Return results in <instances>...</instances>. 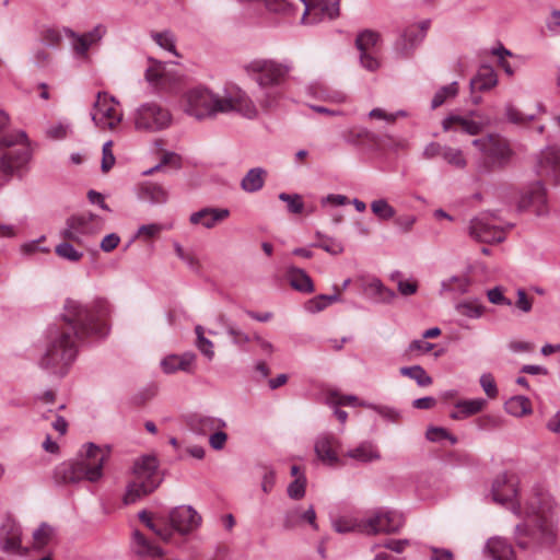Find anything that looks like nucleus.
Wrapping results in <instances>:
<instances>
[{"label":"nucleus","instance_id":"10","mask_svg":"<svg viewBox=\"0 0 560 560\" xmlns=\"http://www.w3.org/2000/svg\"><path fill=\"white\" fill-rule=\"evenodd\" d=\"M119 103L105 92H98L93 104L91 118L101 129L114 130L122 120Z\"/></svg>","mask_w":560,"mask_h":560},{"label":"nucleus","instance_id":"27","mask_svg":"<svg viewBox=\"0 0 560 560\" xmlns=\"http://www.w3.org/2000/svg\"><path fill=\"white\" fill-rule=\"evenodd\" d=\"M287 278L290 285L299 292L312 293L315 290L311 277L301 268L287 267Z\"/></svg>","mask_w":560,"mask_h":560},{"label":"nucleus","instance_id":"38","mask_svg":"<svg viewBox=\"0 0 560 560\" xmlns=\"http://www.w3.org/2000/svg\"><path fill=\"white\" fill-rule=\"evenodd\" d=\"M342 139L350 144L359 145L364 141H374L375 136L366 128H350L341 135Z\"/></svg>","mask_w":560,"mask_h":560},{"label":"nucleus","instance_id":"20","mask_svg":"<svg viewBox=\"0 0 560 560\" xmlns=\"http://www.w3.org/2000/svg\"><path fill=\"white\" fill-rule=\"evenodd\" d=\"M538 172L541 175L552 177L560 183V148L552 145L541 151L538 161Z\"/></svg>","mask_w":560,"mask_h":560},{"label":"nucleus","instance_id":"40","mask_svg":"<svg viewBox=\"0 0 560 560\" xmlns=\"http://www.w3.org/2000/svg\"><path fill=\"white\" fill-rule=\"evenodd\" d=\"M363 517H340L332 523L334 529L338 533L345 534L350 532H358L363 534Z\"/></svg>","mask_w":560,"mask_h":560},{"label":"nucleus","instance_id":"62","mask_svg":"<svg viewBox=\"0 0 560 560\" xmlns=\"http://www.w3.org/2000/svg\"><path fill=\"white\" fill-rule=\"evenodd\" d=\"M174 249L177 257L186 262L191 269L198 268V259L192 254L185 252L179 243H174Z\"/></svg>","mask_w":560,"mask_h":560},{"label":"nucleus","instance_id":"28","mask_svg":"<svg viewBox=\"0 0 560 560\" xmlns=\"http://www.w3.org/2000/svg\"><path fill=\"white\" fill-rule=\"evenodd\" d=\"M486 551L492 560H516L512 546L503 538H490Z\"/></svg>","mask_w":560,"mask_h":560},{"label":"nucleus","instance_id":"57","mask_svg":"<svg viewBox=\"0 0 560 560\" xmlns=\"http://www.w3.org/2000/svg\"><path fill=\"white\" fill-rule=\"evenodd\" d=\"M62 39L61 32L55 27H48L42 33V40L45 45L56 47Z\"/></svg>","mask_w":560,"mask_h":560},{"label":"nucleus","instance_id":"31","mask_svg":"<svg viewBox=\"0 0 560 560\" xmlns=\"http://www.w3.org/2000/svg\"><path fill=\"white\" fill-rule=\"evenodd\" d=\"M132 539L135 544L133 551L137 556L144 557H153V558H162L164 556V551L159 546L153 545L149 541L142 533L139 530H135L132 533Z\"/></svg>","mask_w":560,"mask_h":560},{"label":"nucleus","instance_id":"30","mask_svg":"<svg viewBox=\"0 0 560 560\" xmlns=\"http://www.w3.org/2000/svg\"><path fill=\"white\" fill-rule=\"evenodd\" d=\"M303 522L308 523L315 529L317 528L316 513L313 506L303 512L299 508L288 511L284 516L283 526L287 529H292Z\"/></svg>","mask_w":560,"mask_h":560},{"label":"nucleus","instance_id":"39","mask_svg":"<svg viewBox=\"0 0 560 560\" xmlns=\"http://www.w3.org/2000/svg\"><path fill=\"white\" fill-rule=\"evenodd\" d=\"M399 372L401 375L415 380L419 386L424 387L432 384V377L420 365L402 366Z\"/></svg>","mask_w":560,"mask_h":560},{"label":"nucleus","instance_id":"1","mask_svg":"<svg viewBox=\"0 0 560 560\" xmlns=\"http://www.w3.org/2000/svg\"><path fill=\"white\" fill-rule=\"evenodd\" d=\"M109 313L110 306L104 299H95L89 305L67 299L62 312L65 325L49 330L46 350L38 362L40 369L65 376L77 358L79 341L106 334L104 320Z\"/></svg>","mask_w":560,"mask_h":560},{"label":"nucleus","instance_id":"2","mask_svg":"<svg viewBox=\"0 0 560 560\" xmlns=\"http://www.w3.org/2000/svg\"><path fill=\"white\" fill-rule=\"evenodd\" d=\"M184 108L188 115L197 119L231 112H237L247 118H254L257 115L254 102L244 91L236 88L226 91L223 96L214 94L205 86L192 88L184 95Z\"/></svg>","mask_w":560,"mask_h":560},{"label":"nucleus","instance_id":"52","mask_svg":"<svg viewBox=\"0 0 560 560\" xmlns=\"http://www.w3.org/2000/svg\"><path fill=\"white\" fill-rule=\"evenodd\" d=\"M306 478L304 475L296 477L288 486V495L291 499L300 500L305 495Z\"/></svg>","mask_w":560,"mask_h":560},{"label":"nucleus","instance_id":"7","mask_svg":"<svg viewBox=\"0 0 560 560\" xmlns=\"http://www.w3.org/2000/svg\"><path fill=\"white\" fill-rule=\"evenodd\" d=\"M472 144L481 154L478 164L480 173H487L497 167H503L512 158L513 151L509 141L498 133H489L475 139Z\"/></svg>","mask_w":560,"mask_h":560},{"label":"nucleus","instance_id":"34","mask_svg":"<svg viewBox=\"0 0 560 560\" xmlns=\"http://www.w3.org/2000/svg\"><path fill=\"white\" fill-rule=\"evenodd\" d=\"M140 197L152 203H164L167 201L168 194L161 185L145 183L141 187Z\"/></svg>","mask_w":560,"mask_h":560},{"label":"nucleus","instance_id":"32","mask_svg":"<svg viewBox=\"0 0 560 560\" xmlns=\"http://www.w3.org/2000/svg\"><path fill=\"white\" fill-rule=\"evenodd\" d=\"M267 171L262 167L250 168L241 180V188L246 192L259 191L266 182Z\"/></svg>","mask_w":560,"mask_h":560},{"label":"nucleus","instance_id":"17","mask_svg":"<svg viewBox=\"0 0 560 560\" xmlns=\"http://www.w3.org/2000/svg\"><path fill=\"white\" fill-rule=\"evenodd\" d=\"M378 34L365 30L361 32L355 39V46L360 51V62L369 71H375L380 68V61L374 55V47L378 42Z\"/></svg>","mask_w":560,"mask_h":560},{"label":"nucleus","instance_id":"59","mask_svg":"<svg viewBox=\"0 0 560 560\" xmlns=\"http://www.w3.org/2000/svg\"><path fill=\"white\" fill-rule=\"evenodd\" d=\"M226 332L232 338V342L236 346H243V345L249 342L250 340H253V337H249V335L242 331L234 325H228Z\"/></svg>","mask_w":560,"mask_h":560},{"label":"nucleus","instance_id":"25","mask_svg":"<svg viewBox=\"0 0 560 560\" xmlns=\"http://www.w3.org/2000/svg\"><path fill=\"white\" fill-rule=\"evenodd\" d=\"M345 456L363 464L381 459V453L377 446L369 441H364L358 446L347 451Z\"/></svg>","mask_w":560,"mask_h":560},{"label":"nucleus","instance_id":"23","mask_svg":"<svg viewBox=\"0 0 560 560\" xmlns=\"http://www.w3.org/2000/svg\"><path fill=\"white\" fill-rule=\"evenodd\" d=\"M300 1L304 4L302 16L303 23H308L306 21V15L312 13H320L323 15H327L329 19H335L339 14V0L318 1L316 3H314L312 0Z\"/></svg>","mask_w":560,"mask_h":560},{"label":"nucleus","instance_id":"5","mask_svg":"<svg viewBox=\"0 0 560 560\" xmlns=\"http://www.w3.org/2000/svg\"><path fill=\"white\" fill-rule=\"evenodd\" d=\"M8 121V115L0 112V171L7 176L21 170L31 159L28 139L23 130L2 131Z\"/></svg>","mask_w":560,"mask_h":560},{"label":"nucleus","instance_id":"4","mask_svg":"<svg viewBox=\"0 0 560 560\" xmlns=\"http://www.w3.org/2000/svg\"><path fill=\"white\" fill-rule=\"evenodd\" d=\"M109 448L93 443L85 444L79 457L58 465L54 472L57 483H77L82 480L96 482L103 477V466L109 458Z\"/></svg>","mask_w":560,"mask_h":560},{"label":"nucleus","instance_id":"58","mask_svg":"<svg viewBox=\"0 0 560 560\" xmlns=\"http://www.w3.org/2000/svg\"><path fill=\"white\" fill-rule=\"evenodd\" d=\"M480 386L489 398H495L498 396V387L490 373L480 376Z\"/></svg>","mask_w":560,"mask_h":560},{"label":"nucleus","instance_id":"6","mask_svg":"<svg viewBox=\"0 0 560 560\" xmlns=\"http://www.w3.org/2000/svg\"><path fill=\"white\" fill-rule=\"evenodd\" d=\"M163 478L159 471L155 456L144 455L138 458L132 467V479L128 482L124 495L125 504H133L152 493L161 485Z\"/></svg>","mask_w":560,"mask_h":560},{"label":"nucleus","instance_id":"21","mask_svg":"<svg viewBox=\"0 0 560 560\" xmlns=\"http://www.w3.org/2000/svg\"><path fill=\"white\" fill-rule=\"evenodd\" d=\"M230 215L229 209L206 207L190 214L189 222L212 229Z\"/></svg>","mask_w":560,"mask_h":560},{"label":"nucleus","instance_id":"37","mask_svg":"<svg viewBox=\"0 0 560 560\" xmlns=\"http://www.w3.org/2000/svg\"><path fill=\"white\" fill-rule=\"evenodd\" d=\"M310 91H312L316 97L324 101H329L334 103H345L347 100V96L343 92L331 90L322 84L311 85Z\"/></svg>","mask_w":560,"mask_h":560},{"label":"nucleus","instance_id":"19","mask_svg":"<svg viewBox=\"0 0 560 560\" xmlns=\"http://www.w3.org/2000/svg\"><path fill=\"white\" fill-rule=\"evenodd\" d=\"M339 441L330 434H323L315 442L317 457L328 466L343 465L338 456Z\"/></svg>","mask_w":560,"mask_h":560},{"label":"nucleus","instance_id":"43","mask_svg":"<svg viewBox=\"0 0 560 560\" xmlns=\"http://www.w3.org/2000/svg\"><path fill=\"white\" fill-rule=\"evenodd\" d=\"M316 237L319 240V242L315 243L313 246L322 248L330 255H339L345 249L340 242L328 237L320 232H316Z\"/></svg>","mask_w":560,"mask_h":560},{"label":"nucleus","instance_id":"50","mask_svg":"<svg viewBox=\"0 0 560 560\" xmlns=\"http://www.w3.org/2000/svg\"><path fill=\"white\" fill-rule=\"evenodd\" d=\"M456 311L469 318H479L483 315L485 307L477 302H463L456 305Z\"/></svg>","mask_w":560,"mask_h":560},{"label":"nucleus","instance_id":"42","mask_svg":"<svg viewBox=\"0 0 560 560\" xmlns=\"http://www.w3.org/2000/svg\"><path fill=\"white\" fill-rule=\"evenodd\" d=\"M442 158L446 163L456 168L463 170L467 165L463 151L457 148L445 145Z\"/></svg>","mask_w":560,"mask_h":560},{"label":"nucleus","instance_id":"45","mask_svg":"<svg viewBox=\"0 0 560 560\" xmlns=\"http://www.w3.org/2000/svg\"><path fill=\"white\" fill-rule=\"evenodd\" d=\"M54 534V529L50 525L43 523L33 533L34 548L43 549L48 545Z\"/></svg>","mask_w":560,"mask_h":560},{"label":"nucleus","instance_id":"33","mask_svg":"<svg viewBox=\"0 0 560 560\" xmlns=\"http://www.w3.org/2000/svg\"><path fill=\"white\" fill-rule=\"evenodd\" d=\"M364 290L370 296L380 303H390L396 298V293L385 287L377 278L369 280L365 283Z\"/></svg>","mask_w":560,"mask_h":560},{"label":"nucleus","instance_id":"9","mask_svg":"<svg viewBox=\"0 0 560 560\" xmlns=\"http://www.w3.org/2000/svg\"><path fill=\"white\" fill-rule=\"evenodd\" d=\"M401 513L384 508L376 509L363 517V534H393L404 526Z\"/></svg>","mask_w":560,"mask_h":560},{"label":"nucleus","instance_id":"26","mask_svg":"<svg viewBox=\"0 0 560 560\" xmlns=\"http://www.w3.org/2000/svg\"><path fill=\"white\" fill-rule=\"evenodd\" d=\"M195 360L196 354L192 352H186L182 355L172 354L161 361V366L165 373L190 372Z\"/></svg>","mask_w":560,"mask_h":560},{"label":"nucleus","instance_id":"35","mask_svg":"<svg viewBox=\"0 0 560 560\" xmlns=\"http://www.w3.org/2000/svg\"><path fill=\"white\" fill-rule=\"evenodd\" d=\"M497 84L498 77L491 67H483L478 72L477 77L474 80H471V85L478 89L479 91L491 90Z\"/></svg>","mask_w":560,"mask_h":560},{"label":"nucleus","instance_id":"16","mask_svg":"<svg viewBox=\"0 0 560 560\" xmlns=\"http://www.w3.org/2000/svg\"><path fill=\"white\" fill-rule=\"evenodd\" d=\"M518 492V477L513 472H503L492 482V500L499 504L513 502Z\"/></svg>","mask_w":560,"mask_h":560},{"label":"nucleus","instance_id":"53","mask_svg":"<svg viewBox=\"0 0 560 560\" xmlns=\"http://www.w3.org/2000/svg\"><path fill=\"white\" fill-rule=\"evenodd\" d=\"M171 228L172 225H164L160 223L143 224L138 229L137 235L149 240L156 237L162 231L170 230Z\"/></svg>","mask_w":560,"mask_h":560},{"label":"nucleus","instance_id":"56","mask_svg":"<svg viewBox=\"0 0 560 560\" xmlns=\"http://www.w3.org/2000/svg\"><path fill=\"white\" fill-rule=\"evenodd\" d=\"M113 141H107L103 144L102 149V171L104 173L108 172L115 164V156L112 151Z\"/></svg>","mask_w":560,"mask_h":560},{"label":"nucleus","instance_id":"22","mask_svg":"<svg viewBox=\"0 0 560 560\" xmlns=\"http://www.w3.org/2000/svg\"><path fill=\"white\" fill-rule=\"evenodd\" d=\"M546 190L540 182L535 183L530 189L522 197L520 201L521 208L534 207L537 215L547 213L546 209Z\"/></svg>","mask_w":560,"mask_h":560},{"label":"nucleus","instance_id":"61","mask_svg":"<svg viewBox=\"0 0 560 560\" xmlns=\"http://www.w3.org/2000/svg\"><path fill=\"white\" fill-rule=\"evenodd\" d=\"M406 113L404 110H398L394 114H389V113H386L384 109L382 108H373L370 113H369V117L372 118V119H382V120H385L387 122H394L397 117L399 116H405Z\"/></svg>","mask_w":560,"mask_h":560},{"label":"nucleus","instance_id":"13","mask_svg":"<svg viewBox=\"0 0 560 560\" xmlns=\"http://www.w3.org/2000/svg\"><path fill=\"white\" fill-rule=\"evenodd\" d=\"M168 518L172 527L180 535H188L201 525V515L191 505H179L171 510Z\"/></svg>","mask_w":560,"mask_h":560},{"label":"nucleus","instance_id":"15","mask_svg":"<svg viewBox=\"0 0 560 560\" xmlns=\"http://www.w3.org/2000/svg\"><path fill=\"white\" fill-rule=\"evenodd\" d=\"M0 547L7 553L25 556L27 548L22 546V528L13 520H7L0 527Z\"/></svg>","mask_w":560,"mask_h":560},{"label":"nucleus","instance_id":"51","mask_svg":"<svg viewBox=\"0 0 560 560\" xmlns=\"http://www.w3.org/2000/svg\"><path fill=\"white\" fill-rule=\"evenodd\" d=\"M152 38L160 47L173 52L175 56H178L175 48V37L173 33L170 31L153 33Z\"/></svg>","mask_w":560,"mask_h":560},{"label":"nucleus","instance_id":"47","mask_svg":"<svg viewBox=\"0 0 560 560\" xmlns=\"http://www.w3.org/2000/svg\"><path fill=\"white\" fill-rule=\"evenodd\" d=\"M279 199L287 203L288 212L292 214H300L304 210V202L299 194L281 192Z\"/></svg>","mask_w":560,"mask_h":560},{"label":"nucleus","instance_id":"29","mask_svg":"<svg viewBox=\"0 0 560 560\" xmlns=\"http://www.w3.org/2000/svg\"><path fill=\"white\" fill-rule=\"evenodd\" d=\"M487 400L483 398L464 399L455 404V411L451 413L454 420H462L470 416L477 415L485 409Z\"/></svg>","mask_w":560,"mask_h":560},{"label":"nucleus","instance_id":"41","mask_svg":"<svg viewBox=\"0 0 560 560\" xmlns=\"http://www.w3.org/2000/svg\"><path fill=\"white\" fill-rule=\"evenodd\" d=\"M469 281L463 276H453L441 283V293L444 292H459L465 293L467 291Z\"/></svg>","mask_w":560,"mask_h":560},{"label":"nucleus","instance_id":"64","mask_svg":"<svg viewBox=\"0 0 560 560\" xmlns=\"http://www.w3.org/2000/svg\"><path fill=\"white\" fill-rule=\"evenodd\" d=\"M539 544L542 547H552L556 542V534L551 528L547 526H539Z\"/></svg>","mask_w":560,"mask_h":560},{"label":"nucleus","instance_id":"8","mask_svg":"<svg viewBox=\"0 0 560 560\" xmlns=\"http://www.w3.org/2000/svg\"><path fill=\"white\" fill-rule=\"evenodd\" d=\"M105 220L94 213L84 212L67 219L65 229L60 232L63 240L81 244L83 236L96 234L104 228Z\"/></svg>","mask_w":560,"mask_h":560},{"label":"nucleus","instance_id":"54","mask_svg":"<svg viewBox=\"0 0 560 560\" xmlns=\"http://www.w3.org/2000/svg\"><path fill=\"white\" fill-rule=\"evenodd\" d=\"M427 439L431 442H438L441 440H450L452 444L457 442V439L450 434L447 430L439 427H431L427 430Z\"/></svg>","mask_w":560,"mask_h":560},{"label":"nucleus","instance_id":"44","mask_svg":"<svg viewBox=\"0 0 560 560\" xmlns=\"http://www.w3.org/2000/svg\"><path fill=\"white\" fill-rule=\"evenodd\" d=\"M458 93L457 82H452L448 85L442 86L433 96L431 107L433 109L442 106L450 97H455Z\"/></svg>","mask_w":560,"mask_h":560},{"label":"nucleus","instance_id":"63","mask_svg":"<svg viewBox=\"0 0 560 560\" xmlns=\"http://www.w3.org/2000/svg\"><path fill=\"white\" fill-rule=\"evenodd\" d=\"M517 300L515 302L516 308H518L523 313H529L533 307V299L527 295L524 289H518Z\"/></svg>","mask_w":560,"mask_h":560},{"label":"nucleus","instance_id":"60","mask_svg":"<svg viewBox=\"0 0 560 560\" xmlns=\"http://www.w3.org/2000/svg\"><path fill=\"white\" fill-rule=\"evenodd\" d=\"M479 430H492L501 425V419L494 415H483L476 420Z\"/></svg>","mask_w":560,"mask_h":560},{"label":"nucleus","instance_id":"49","mask_svg":"<svg viewBox=\"0 0 560 560\" xmlns=\"http://www.w3.org/2000/svg\"><path fill=\"white\" fill-rule=\"evenodd\" d=\"M371 210L381 220H389L396 214V210L385 199L374 200Z\"/></svg>","mask_w":560,"mask_h":560},{"label":"nucleus","instance_id":"11","mask_svg":"<svg viewBox=\"0 0 560 560\" xmlns=\"http://www.w3.org/2000/svg\"><path fill=\"white\" fill-rule=\"evenodd\" d=\"M135 127L140 131H159L171 125L170 112L156 103H145L133 115Z\"/></svg>","mask_w":560,"mask_h":560},{"label":"nucleus","instance_id":"36","mask_svg":"<svg viewBox=\"0 0 560 560\" xmlns=\"http://www.w3.org/2000/svg\"><path fill=\"white\" fill-rule=\"evenodd\" d=\"M505 410L514 417H523L532 413V404L525 396H514L505 402Z\"/></svg>","mask_w":560,"mask_h":560},{"label":"nucleus","instance_id":"46","mask_svg":"<svg viewBox=\"0 0 560 560\" xmlns=\"http://www.w3.org/2000/svg\"><path fill=\"white\" fill-rule=\"evenodd\" d=\"M70 242L71 241L65 240V242L56 246L55 252L60 258L73 262L79 261L83 257V253L77 250Z\"/></svg>","mask_w":560,"mask_h":560},{"label":"nucleus","instance_id":"18","mask_svg":"<svg viewBox=\"0 0 560 560\" xmlns=\"http://www.w3.org/2000/svg\"><path fill=\"white\" fill-rule=\"evenodd\" d=\"M471 115H474V113H471L469 116L450 114L443 119L442 128L445 132L460 130L467 135L476 136L482 131L486 124L472 119Z\"/></svg>","mask_w":560,"mask_h":560},{"label":"nucleus","instance_id":"48","mask_svg":"<svg viewBox=\"0 0 560 560\" xmlns=\"http://www.w3.org/2000/svg\"><path fill=\"white\" fill-rule=\"evenodd\" d=\"M505 116L514 125L524 126L535 119L534 115H525L512 104L505 105Z\"/></svg>","mask_w":560,"mask_h":560},{"label":"nucleus","instance_id":"12","mask_svg":"<svg viewBox=\"0 0 560 560\" xmlns=\"http://www.w3.org/2000/svg\"><path fill=\"white\" fill-rule=\"evenodd\" d=\"M468 234L480 243H501L505 238V230L495 223L494 217L480 213L469 221Z\"/></svg>","mask_w":560,"mask_h":560},{"label":"nucleus","instance_id":"24","mask_svg":"<svg viewBox=\"0 0 560 560\" xmlns=\"http://www.w3.org/2000/svg\"><path fill=\"white\" fill-rule=\"evenodd\" d=\"M423 31H419L418 27L410 26L396 42L395 49L401 57H407L423 40Z\"/></svg>","mask_w":560,"mask_h":560},{"label":"nucleus","instance_id":"14","mask_svg":"<svg viewBox=\"0 0 560 560\" xmlns=\"http://www.w3.org/2000/svg\"><path fill=\"white\" fill-rule=\"evenodd\" d=\"M63 33L71 39L75 55L80 58H86L89 49L105 36L106 27L103 24H97L92 31L84 34H78L71 28L65 27Z\"/></svg>","mask_w":560,"mask_h":560},{"label":"nucleus","instance_id":"3","mask_svg":"<svg viewBox=\"0 0 560 560\" xmlns=\"http://www.w3.org/2000/svg\"><path fill=\"white\" fill-rule=\"evenodd\" d=\"M290 63L272 59H254L244 66V70L259 86L257 100L264 108H273L283 96V84L291 71Z\"/></svg>","mask_w":560,"mask_h":560},{"label":"nucleus","instance_id":"55","mask_svg":"<svg viewBox=\"0 0 560 560\" xmlns=\"http://www.w3.org/2000/svg\"><path fill=\"white\" fill-rule=\"evenodd\" d=\"M327 402L331 406H355L358 404V397L354 395H339L336 392H332L327 397Z\"/></svg>","mask_w":560,"mask_h":560}]
</instances>
